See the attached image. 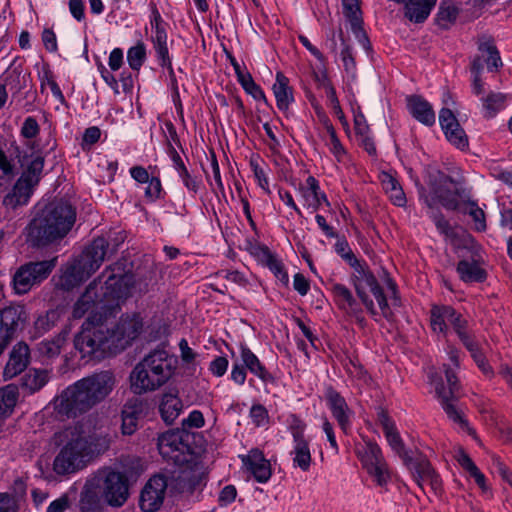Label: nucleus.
<instances>
[{"instance_id":"nucleus-8","label":"nucleus","mask_w":512,"mask_h":512,"mask_svg":"<svg viewBox=\"0 0 512 512\" xmlns=\"http://www.w3.org/2000/svg\"><path fill=\"white\" fill-rule=\"evenodd\" d=\"M67 428L68 434L74 437L78 444L84 448L87 457L101 454L109 448V435L101 428H97L94 419L91 417L82 419Z\"/></svg>"},{"instance_id":"nucleus-40","label":"nucleus","mask_w":512,"mask_h":512,"mask_svg":"<svg viewBox=\"0 0 512 512\" xmlns=\"http://www.w3.org/2000/svg\"><path fill=\"white\" fill-rule=\"evenodd\" d=\"M506 95L500 92H490L487 96L481 98L486 118H493L501 109L504 108Z\"/></svg>"},{"instance_id":"nucleus-29","label":"nucleus","mask_w":512,"mask_h":512,"mask_svg":"<svg viewBox=\"0 0 512 512\" xmlns=\"http://www.w3.org/2000/svg\"><path fill=\"white\" fill-rule=\"evenodd\" d=\"M402 461L412 472L418 486L422 489V482L425 481L427 476H431L432 471L434 470L429 460L424 455L418 453L415 457L410 454L405 455V458Z\"/></svg>"},{"instance_id":"nucleus-52","label":"nucleus","mask_w":512,"mask_h":512,"mask_svg":"<svg viewBox=\"0 0 512 512\" xmlns=\"http://www.w3.org/2000/svg\"><path fill=\"white\" fill-rule=\"evenodd\" d=\"M58 320V313L54 310H50L48 312H46V314L44 315H40L35 323H34V328L36 330V332L41 335L49 330H51L55 323L57 322Z\"/></svg>"},{"instance_id":"nucleus-10","label":"nucleus","mask_w":512,"mask_h":512,"mask_svg":"<svg viewBox=\"0 0 512 512\" xmlns=\"http://www.w3.org/2000/svg\"><path fill=\"white\" fill-rule=\"evenodd\" d=\"M189 433L184 429L169 430L158 437V450L161 456L176 465L187 462V455L191 453Z\"/></svg>"},{"instance_id":"nucleus-33","label":"nucleus","mask_w":512,"mask_h":512,"mask_svg":"<svg viewBox=\"0 0 512 512\" xmlns=\"http://www.w3.org/2000/svg\"><path fill=\"white\" fill-rule=\"evenodd\" d=\"M437 0H408L405 3V16L412 22L422 23L430 15Z\"/></svg>"},{"instance_id":"nucleus-5","label":"nucleus","mask_w":512,"mask_h":512,"mask_svg":"<svg viewBox=\"0 0 512 512\" xmlns=\"http://www.w3.org/2000/svg\"><path fill=\"white\" fill-rule=\"evenodd\" d=\"M109 243L104 237L95 238L83 252L63 271L59 286L71 290L88 279L103 263Z\"/></svg>"},{"instance_id":"nucleus-24","label":"nucleus","mask_w":512,"mask_h":512,"mask_svg":"<svg viewBox=\"0 0 512 512\" xmlns=\"http://www.w3.org/2000/svg\"><path fill=\"white\" fill-rule=\"evenodd\" d=\"M292 435L294 439V448L291 451L293 456V464L299 467L302 471H308L311 465V453L309 443L304 437V426H297L292 428Z\"/></svg>"},{"instance_id":"nucleus-35","label":"nucleus","mask_w":512,"mask_h":512,"mask_svg":"<svg viewBox=\"0 0 512 512\" xmlns=\"http://www.w3.org/2000/svg\"><path fill=\"white\" fill-rule=\"evenodd\" d=\"M273 92L278 109L282 111L288 110L290 103L293 101V94L292 88L289 86V79L282 72H277L276 74Z\"/></svg>"},{"instance_id":"nucleus-3","label":"nucleus","mask_w":512,"mask_h":512,"mask_svg":"<svg viewBox=\"0 0 512 512\" xmlns=\"http://www.w3.org/2000/svg\"><path fill=\"white\" fill-rule=\"evenodd\" d=\"M75 220L76 210L68 201L54 200L30 222L28 242L42 247L59 241L69 233Z\"/></svg>"},{"instance_id":"nucleus-25","label":"nucleus","mask_w":512,"mask_h":512,"mask_svg":"<svg viewBox=\"0 0 512 512\" xmlns=\"http://www.w3.org/2000/svg\"><path fill=\"white\" fill-rule=\"evenodd\" d=\"M407 108L411 115L426 126H433L436 121L432 105L420 95H410L406 98Z\"/></svg>"},{"instance_id":"nucleus-31","label":"nucleus","mask_w":512,"mask_h":512,"mask_svg":"<svg viewBox=\"0 0 512 512\" xmlns=\"http://www.w3.org/2000/svg\"><path fill=\"white\" fill-rule=\"evenodd\" d=\"M456 271L466 283H482L487 279V272L480 267L476 260L462 259L458 262Z\"/></svg>"},{"instance_id":"nucleus-56","label":"nucleus","mask_w":512,"mask_h":512,"mask_svg":"<svg viewBox=\"0 0 512 512\" xmlns=\"http://www.w3.org/2000/svg\"><path fill=\"white\" fill-rule=\"evenodd\" d=\"M458 15V10L453 6L440 7L437 13L438 25L447 28L450 23H453Z\"/></svg>"},{"instance_id":"nucleus-55","label":"nucleus","mask_w":512,"mask_h":512,"mask_svg":"<svg viewBox=\"0 0 512 512\" xmlns=\"http://www.w3.org/2000/svg\"><path fill=\"white\" fill-rule=\"evenodd\" d=\"M259 157H252L250 159V166L257 179L258 185L268 194L271 193L269 189V182L264 169L258 163Z\"/></svg>"},{"instance_id":"nucleus-19","label":"nucleus","mask_w":512,"mask_h":512,"mask_svg":"<svg viewBox=\"0 0 512 512\" xmlns=\"http://www.w3.org/2000/svg\"><path fill=\"white\" fill-rule=\"evenodd\" d=\"M168 481L163 475H155L144 486L139 500L143 512H156L162 505Z\"/></svg>"},{"instance_id":"nucleus-27","label":"nucleus","mask_w":512,"mask_h":512,"mask_svg":"<svg viewBox=\"0 0 512 512\" xmlns=\"http://www.w3.org/2000/svg\"><path fill=\"white\" fill-rule=\"evenodd\" d=\"M240 356L242 365L252 374L257 376L263 382H273L274 377L265 366L260 362L259 358L245 345H240Z\"/></svg>"},{"instance_id":"nucleus-62","label":"nucleus","mask_w":512,"mask_h":512,"mask_svg":"<svg viewBox=\"0 0 512 512\" xmlns=\"http://www.w3.org/2000/svg\"><path fill=\"white\" fill-rule=\"evenodd\" d=\"M40 131L39 124L34 117H27L21 128V134L27 139L35 138Z\"/></svg>"},{"instance_id":"nucleus-13","label":"nucleus","mask_w":512,"mask_h":512,"mask_svg":"<svg viewBox=\"0 0 512 512\" xmlns=\"http://www.w3.org/2000/svg\"><path fill=\"white\" fill-rule=\"evenodd\" d=\"M142 331L143 320L138 314L123 315L113 328H109L114 354L123 351L131 345Z\"/></svg>"},{"instance_id":"nucleus-46","label":"nucleus","mask_w":512,"mask_h":512,"mask_svg":"<svg viewBox=\"0 0 512 512\" xmlns=\"http://www.w3.org/2000/svg\"><path fill=\"white\" fill-rule=\"evenodd\" d=\"M238 81L243 87V89L255 100H262L267 104V98L264 94V91L258 84L254 82L249 72L247 74L240 75Z\"/></svg>"},{"instance_id":"nucleus-22","label":"nucleus","mask_w":512,"mask_h":512,"mask_svg":"<svg viewBox=\"0 0 512 512\" xmlns=\"http://www.w3.org/2000/svg\"><path fill=\"white\" fill-rule=\"evenodd\" d=\"M145 403L139 398L129 399L121 411V431L124 435H132L138 429V422L144 416Z\"/></svg>"},{"instance_id":"nucleus-11","label":"nucleus","mask_w":512,"mask_h":512,"mask_svg":"<svg viewBox=\"0 0 512 512\" xmlns=\"http://www.w3.org/2000/svg\"><path fill=\"white\" fill-rule=\"evenodd\" d=\"M26 320L23 305L10 304L0 309V356L23 329Z\"/></svg>"},{"instance_id":"nucleus-42","label":"nucleus","mask_w":512,"mask_h":512,"mask_svg":"<svg viewBox=\"0 0 512 512\" xmlns=\"http://www.w3.org/2000/svg\"><path fill=\"white\" fill-rule=\"evenodd\" d=\"M343 12L351 24L353 32L362 30V13L359 0H342Z\"/></svg>"},{"instance_id":"nucleus-61","label":"nucleus","mask_w":512,"mask_h":512,"mask_svg":"<svg viewBox=\"0 0 512 512\" xmlns=\"http://www.w3.org/2000/svg\"><path fill=\"white\" fill-rule=\"evenodd\" d=\"M178 174L187 190L193 194H197L200 188V182L189 173L188 169L182 167Z\"/></svg>"},{"instance_id":"nucleus-2","label":"nucleus","mask_w":512,"mask_h":512,"mask_svg":"<svg viewBox=\"0 0 512 512\" xmlns=\"http://www.w3.org/2000/svg\"><path fill=\"white\" fill-rule=\"evenodd\" d=\"M132 276L124 271L122 264L107 267L102 274L91 282L75 303L72 315L82 318L93 307L111 308L114 303L127 297L130 292Z\"/></svg>"},{"instance_id":"nucleus-1","label":"nucleus","mask_w":512,"mask_h":512,"mask_svg":"<svg viewBox=\"0 0 512 512\" xmlns=\"http://www.w3.org/2000/svg\"><path fill=\"white\" fill-rule=\"evenodd\" d=\"M114 386L115 377L108 370L84 377L62 391L55 399V410L68 418L77 417L102 402Z\"/></svg>"},{"instance_id":"nucleus-26","label":"nucleus","mask_w":512,"mask_h":512,"mask_svg":"<svg viewBox=\"0 0 512 512\" xmlns=\"http://www.w3.org/2000/svg\"><path fill=\"white\" fill-rule=\"evenodd\" d=\"M477 44L478 51L480 52V55L477 57L481 58L482 64L485 62L490 72L498 71L503 63L494 39L489 35L483 34L478 37Z\"/></svg>"},{"instance_id":"nucleus-50","label":"nucleus","mask_w":512,"mask_h":512,"mask_svg":"<svg viewBox=\"0 0 512 512\" xmlns=\"http://www.w3.org/2000/svg\"><path fill=\"white\" fill-rule=\"evenodd\" d=\"M386 427V439L392 448L393 451H395L398 456L403 460L405 458V455H409L410 453L405 449V445L397 431L396 428H389Z\"/></svg>"},{"instance_id":"nucleus-20","label":"nucleus","mask_w":512,"mask_h":512,"mask_svg":"<svg viewBox=\"0 0 512 512\" xmlns=\"http://www.w3.org/2000/svg\"><path fill=\"white\" fill-rule=\"evenodd\" d=\"M325 398L338 425L344 433H347L351 426L353 412L348 407L346 400L332 386L326 388Z\"/></svg>"},{"instance_id":"nucleus-37","label":"nucleus","mask_w":512,"mask_h":512,"mask_svg":"<svg viewBox=\"0 0 512 512\" xmlns=\"http://www.w3.org/2000/svg\"><path fill=\"white\" fill-rule=\"evenodd\" d=\"M331 291L334 295L336 305L345 313L357 308L360 304L354 298L348 287L340 283H333Z\"/></svg>"},{"instance_id":"nucleus-38","label":"nucleus","mask_w":512,"mask_h":512,"mask_svg":"<svg viewBox=\"0 0 512 512\" xmlns=\"http://www.w3.org/2000/svg\"><path fill=\"white\" fill-rule=\"evenodd\" d=\"M68 335L67 331L60 332L55 338L51 340H44L38 344V352L41 356L47 358H54L61 352V348L66 341Z\"/></svg>"},{"instance_id":"nucleus-47","label":"nucleus","mask_w":512,"mask_h":512,"mask_svg":"<svg viewBox=\"0 0 512 512\" xmlns=\"http://www.w3.org/2000/svg\"><path fill=\"white\" fill-rule=\"evenodd\" d=\"M146 59V48L144 43L139 42L127 52V60L131 69L139 71Z\"/></svg>"},{"instance_id":"nucleus-45","label":"nucleus","mask_w":512,"mask_h":512,"mask_svg":"<svg viewBox=\"0 0 512 512\" xmlns=\"http://www.w3.org/2000/svg\"><path fill=\"white\" fill-rule=\"evenodd\" d=\"M151 27L155 30V34L152 36V42L155 41H167L168 36L166 32V23L164 22L156 4L151 3Z\"/></svg>"},{"instance_id":"nucleus-9","label":"nucleus","mask_w":512,"mask_h":512,"mask_svg":"<svg viewBox=\"0 0 512 512\" xmlns=\"http://www.w3.org/2000/svg\"><path fill=\"white\" fill-rule=\"evenodd\" d=\"M61 442H65L54 459L53 470L58 475L74 473L85 465L87 455L76 439L68 434V428L59 434Z\"/></svg>"},{"instance_id":"nucleus-21","label":"nucleus","mask_w":512,"mask_h":512,"mask_svg":"<svg viewBox=\"0 0 512 512\" xmlns=\"http://www.w3.org/2000/svg\"><path fill=\"white\" fill-rule=\"evenodd\" d=\"M30 363V349L25 342H18L8 355V361L3 370L5 380L12 379L21 374Z\"/></svg>"},{"instance_id":"nucleus-58","label":"nucleus","mask_w":512,"mask_h":512,"mask_svg":"<svg viewBox=\"0 0 512 512\" xmlns=\"http://www.w3.org/2000/svg\"><path fill=\"white\" fill-rule=\"evenodd\" d=\"M335 251L340 255L349 265L351 263L356 264V256L351 250L347 240L345 238L338 239L335 244Z\"/></svg>"},{"instance_id":"nucleus-17","label":"nucleus","mask_w":512,"mask_h":512,"mask_svg":"<svg viewBox=\"0 0 512 512\" xmlns=\"http://www.w3.org/2000/svg\"><path fill=\"white\" fill-rule=\"evenodd\" d=\"M101 490L108 505L121 507L129 497V483L126 474L109 471L104 477Z\"/></svg>"},{"instance_id":"nucleus-43","label":"nucleus","mask_w":512,"mask_h":512,"mask_svg":"<svg viewBox=\"0 0 512 512\" xmlns=\"http://www.w3.org/2000/svg\"><path fill=\"white\" fill-rule=\"evenodd\" d=\"M56 265V258L51 260H43L38 262H29L27 264L22 265L24 269L29 270L32 274V277H35V283L41 282L46 279L53 268Z\"/></svg>"},{"instance_id":"nucleus-63","label":"nucleus","mask_w":512,"mask_h":512,"mask_svg":"<svg viewBox=\"0 0 512 512\" xmlns=\"http://www.w3.org/2000/svg\"><path fill=\"white\" fill-rule=\"evenodd\" d=\"M205 424L204 416L201 411L193 410L189 416L182 420V426L186 428H201Z\"/></svg>"},{"instance_id":"nucleus-59","label":"nucleus","mask_w":512,"mask_h":512,"mask_svg":"<svg viewBox=\"0 0 512 512\" xmlns=\"http://www.w3.org/2000/svg\"><path fill=\"white\" fill-rule=\"evenodd\" d=\"M439 122L443 131L450 130L453 127H458L460 124L452 112L448 108H442L439 113Z\"/></svg>"},{"instance_id":"nucleus-15","label":"nucleus","mask_w":512,"mask_h":512,"mask_svg":"<svg viewBox=\"0 0 512 512\" xmlns=\"http://www.w3.org/2000/svg\"><path fill=\"white\" fill-rule=\"evenodd\" d=\"M357 455L363 467L379 486L387 484L390 475L381 449L376 443L366 441L362 447L357 448Z\"/></svg>"},{"instance_id":"nucleus-49","label":"nucleus","mask_w":512,"mask_h":512,"mask_svg":"<svg viewBox=\"0 0 512 512\" xmlns=\"http://www.w3.org/2000/svg\"><path fill=\"white\" fill-rule=\"evenodd\" d=\"M339 36H340V39H341V42H342V50H341L340 56H341V60L343 62L344 70L348 74H351L354 77L355 76V71H356V63H355L354 57L352 55L351 47L344 40L343 32H342L341 29L339 31Z\"/></svg>"},{"instance_id":"nucleus-54","label":"nucleus","mask_w":512,"mask_h":512,"mask_svg":"<svg viewBox=\"0 0 512 512\" xmlns=\"http://www.w3.org/2000/svg\"><path fill=\"white\" fill-rule=\"evenodd\" d=\"M319 86L325 90L326 97L329 100L332 109L340 111V102L336 95V90L328 79L326 74H323L321 78H318Z\"/></svg>"},{"instance_id":"nucleus-7","label":"nucleus","mask_w":512,"mask_h":512,"mask_svg":"<svg viewBox=\"0 0 512 512\" xmlns=\"http://www.w3.org/2000/svg\"><path fill=\"white\" fill-rule=\"evenodd\" d=\"M43 167V157L36 156L34 159H32L12 189L3 198V205L11 209L26 205L33 193L34 188L40 181V175L42 173Z\"/></svg>"},{"instance_id":"nucleus-53","label":"nucleus","mask_w":512,"mask_h":512,"mask_svg":"<svg viewBox=\"0 0 512 512\" xmlns=\"http://www.w3.org/2000/svg\"><path fill=\"white\" fill-rule=\"evenodd\" d=\"M80 508L82 512H99L101 505L97 494L88 490L81 494Z\"/></svg>"},{"instance_id":"nucleus-57","label":"nucleus","mask_w":512,"mask_h":512,"mask_svg":"<svg viewBox=\"0 0 512 512\" xmlns=\"http://www.w3.org/2000/svg\"><path fill=\"white\" fill-rule=\"evenodd\" d=\"M468 214L472 217L475 223V230L478 232H483L486 230V219L484 211L477 206L476 203H470V209Z\"/></svg>"},{"instance_id":"nucleus-60","label":"nucleus","mask_w":512,"mask_h":512,"mask_svg":"<svg viewBox=\"0 0 512 512\" xmlns=\"http://www.w3.org/2000/svg\"><path fill=\"white\" fill-rule=\"evenodd\" d=\"M156 52L157 60L161 66H170L171 58L169 55V49L167 41H155L152 42Z\"/></svg>"},{"instance_id":"nucleus-16","label":"nucleus","mask_w":512,"mask_h":512,"mask_svg":"<svg viewBox=\"0 0 512 512\" xmlns=\"http://www.w3.org/2000/svg\"><path fill=\"white\" fill-rule=\"evenodd\" d=\"M350 266L354 269L351 280L357 296L366 307L367 311L372 316H376L377 311L375 309L374 302L365 291L366 286L370 288V291L380 286L376 277L371 272L368 265L366 263H361L358 259L356 260V264L351 263Z\"/></svg>"},{"instance_id":"nucleus-18","label":"nucleus","mask_w":512,"mask_h":512,"mask_svg":"<svg viewBox=\"0 0 512 512\" xmlns=\"http://www.w3.org/2000/svg\"><path fill=\"white\" fill-rule=\"evenodd\" d=\"M451 325L459 336L467 331V320L452 306H434L431 309V327L435 332H445Z\"/></svg>"},{"instance_id":"nucleus-30","label":"nucleus","mask_w":512,"mask_h":512,"mask_svg":"<svg viewBox=\"0 0 512 512\" xmlns=\"http://www.w3.org/2000/svg\"><path fill=\"white\" fill-rule=\"evenodd\" d=\"M300 192L308 208L313 209V211L318 210L322 202L330 206L326 195L320 191L319 183L313 176L306 179V186L300 187Z\"/></svg>"},{"instance_id":"nucleus-28","label":"nucleus","mask_w":512,"mask_h":512,"mask_svg":"<svg viewBox=\"0 0 512 512\" xmlns=\"http://www.w3.org/2000/svg\"><path fill=\"white\" fill-rule=\"evenodd\" d=\"M182 408L183 404L177 391H169L162 395L159 412L166 424H172L180 415Z\"/></svg>"},{"instance_id":"nucleus-51","label":"nucleus","mask_w":512,"mask_h":512,"mask_svg":"<svg viewBox=\"0 0 512 512\" xmlns=\"http://www.w3.org/2000/svg\"><path fill=\"white\" fill-rule=\"evenodd\" d=\"M444 134L451 144L455 145L461 150L466 149L469 145L468 137L460 125L458 127H453L450 130L444 131Z\"/></svg>"},{"instance_id":"nucleus-6","label":"nucleus","mask_w":512,"mask_h":512,"mask_svg":"<svg viewBox=\"0 0 512 512\" xmlns=\"http://www.w3.org/2000/svg\"><path fill=\"white\" fill-rule=\"evenodd\" d=\"M109 327L101 322V317H89L82 325V330L74 338L75 349L82 358L102 359L106 353H112Z\"/></svg>"},{"instance_id":"nucleus-44","label":"nucleus","mask_w":512,"mask_h":512,"mask_svg":"<svg viewBox=\"0 0 512 512\" xmlns=\"http://www.w3.org/2000/svg\"><path fill=\"white\" fill-rule=\"evenodd\" d=\"M12 282L17 294L27 293L36 284L35 277H32L29 270L24 269L22 266L14 274Z\"/></svg>"},{"instance_id":"nucleus-34","label":"nucleus","mask_w":512,"mask_h":512,"mask_svg":"<svg viewBox=\"0 0 512 512\" xmlns=\"http://www.w3.org/2000/svg\"><path fill=\"white\" fill-rule=\"evenodd\" d=\"M420 198L423 200V202L428 207L427 214L434 222L437 230L443 234L446 238H455L456 232L453 229V227L450 225V223L445 219L442 212L435 208V203L432 198H430L427 195L421 194Z\"/></svg>"},{"instance_id":"nucleus-41","label":"nucleus","mask_w":512,"mask_h":512,"mask_svg":"<svg viewBox=\"0 0 512 512\" xmlns=\"http://www.w3.org/2000/svg\"><path fill=\"white\" fill-rule=\"evenodd\" d=\"M382 185L385 191L389 194L391 201L401 207L406 203L405 194L399 185L398 181L390 174L385 173L382 178Z\"/></svg>"},{"instance_id":"nucleus-12","label":"nucleus","mask_w":512,"mask_h":512,"mask_svg":"<svg viewBox=\"0 0 512 512\" xmlns=\"http://www.w3.org/2000/svg\"><path fill=\"white\" fill-rule=\"evenodd\" d=\"M427 184L434 197L445 209L458 208V197L461 194L456 180L439 170H434L428 174Z\"/></svg>"},{"instance_id":"nucleus-32","label":"nucleus","mask_w":512,"mask_h":512,"mask_svg":"<svg viewBox=\"0 0 512 512\" xmlns=\"http://www.w3.org/2000/svg\"><path fill=\"white\" fill-rule=\"evenodd\" d=\"M254 254L263 261L275 276L285 285L289 283V277L282 262L269 250L267 246H258Z\"/></svg>"},{"instance_id":"nucleus-23","label":"nucleus","mask_w":512,"mask_h":512,"mask_svg":"<svg viewBox=\"0 0 512 512\" xmlns=\"http://www.w3.org/2000/svg\"><path fill=\"white\" fill-rule=\"evenodd\" d=\"M242 461L256 481L265 483L270 479L272 475L271 465L270 462L265 459L262 451L252 449L248 455L242 458Z\"/></svg>"},{"instance_id":"nucleus-4","label":"nucleus","mask_w":512,"mask_h":512,"mask_svg":"<svg viewBox=\"0 0 512 512\" xmlns=\"http://www.w3.org/2000/svg\"><path fill=\"white\" fill-rule=\"evenodd\" d=\"M177 359L164 348H156L146 355L130 374L131 389L141 395L163 386L173 375Z\"/></svg>"},{"instance_id":"nucleus-36","label":"nucleus","mask_w":512,"mask_h":512,"mask_svg":"<svg viewBox=\"0 0 512 512\" xmlns=\"http://www.w3.org/2000/svg\"><path fill=\"white\" fill-rule=\"evenodd\" d=\"M50 375L46 369H30L21 379V386L28 393L40 391L49 381Z\"/></svg>"},{"instance_id":"nucleus-14","label":"nucleus","mask_w":512,"mask_h":512,"mask_svg":"<svg viewBox=\"0 0 512 512\" xmlns=\"http://www.w3.org/2000/svg\"><path fill=\"white\" fill-rule=\"evenodd\" d=\"M444 372L447 382V387L442 382H438L435 386L436 394L441 401L443 410L447 416L454 422L461 425H466V421L462 418L461 413L455 406V401L459 397L460 386L458 378L454 370L447 365H444Z\"/></svg>"},{"instance_id":"nucleus-39","label":"nucleus","mask_w":512,"mask_h":512,"mask_svg":"<svg viewBox=\"0 0 512 512\" xmlns=\"http://www.w3.org/2000/svg\"><path fill=\"white\" fill-rule=\"evenodd\" d=\"M19 391L15 385H7L0 389V417L10 414L17 401Z\"/></svg>"},{"instance_id":"nucleus-64","label":"nucleus","mask_w":512,"mask_h":512,"mask_svg":"<svg viewBox=\"0 0 512 512\" xmlns=\"http://www.w3.org/2000/svg\"><path fill=\"white\" fill-rule=\"evenodd\" d=\"M162 195V185L158 177H152L148 181V187L145 190V196L151 201L160 199Z\"/></svg>"},{"instance_id":"nucleus-48","label":"nucleus","mask_w":512,"mask_h":512,"mask_svg":"<svg viewBox=\"0 0 512 512\" xmlns=\"http://www.w3.org/2000/svg\"><path fill=\"white\" fill-rule=\"evenodd\" d=\"M483 71V64L480 57H475L471 64L472 79V92L479 96L485 92L484 82L481 78Z\"/></svg>"}]
</instances>
